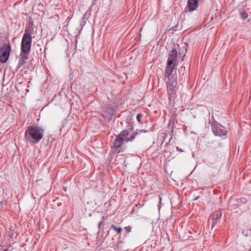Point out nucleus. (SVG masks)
I'll use <instances>...</instances> for the list:
<instances>
[{
  "label": "nucleus",
  "mask_w": 251,
  "mask_h": 251,
  "mask_svg": "<svg viewBox=\"0 0 251 251\" xmlns=\"http://www.w3.org/2000/svg\"><path fill=\"white\" fill-rule=\"evenodd\" d=\"M237 203L238 205H240L242 204H245L248 202V200L245 198H241L237 200Z\"/></svg>",
  "instance_id": "nucleus-14"
},
{
  "label": "nucleus",
  "mask_w": 251,
  "mask_h": 251,
  "mask_svg": "<svg viewBox=\"0 0 251 251\" xmlns=\"http://www.w3.org/2000/svg\"><path fill=\"white\" fill-rule=\"evenodd\" d=\"M75 46L76 47V46H77V40L75 39Z\"/></svg>",
  "instance_id": "nucleus-21"
},
{
  "label": "nucleus",
  "mask_w": 251,
  "mask_h": 251,
  "mask_svg": "<svg viewBox=\"0 0 251 251\" xmlns=\"http://www.w3.org/2000/svg\"><path fill=\"white\" fill-rule=\"evenodd\" d=\"M140 132H147V130H140Z\"/></svg>",
  "instance_id": "nucleus-22"
},
{
  "label": "nucleus",
  "mask_w": 251,
  "mask_h": 251,
  "mask_svg": "<svg viewBox=\"0 0 251 251\" xmlns=\"http://www.w3.org/2000/svg\"><path fill=\"white\" fill-rule=\"evenodd\" d=\"M115 109V105L113 103H106L102 106V111L109 115L113 114Z\"/></svg>",
  "instance_id": "nucleus-9"
},
{
  "label": "nucleus",
  "mask_w": 251,
  "mask_h": 251,
  "mask_svg": "<svg viewBox=\"0 0 251 251\" xmlns=\"http://www.w3.org/2000/svg\"><path fill=\"white\" fill-rule=\"evenodd\" d=\"M102 218L103 220H104V217L103 216Z\"/></svg>",
  "instance_id": "nucleus-26"
},
{
  "label": "nucleus",
  "mask_w": 251,
  "mask_h": 251,
  "mask_svg": "<svg viewBox=\"0 0 251 251\" xmlns=\"http://www.w3.org/2000/svg\"><path fill=\"white\" fill-rule=\"evenodd\" d=\"M25 61L22 60V59L19 58L18 65L15 70V72H18V70L23 66V65L25 64Z\"/></svg>",
  "instance_id": "nucleus-13"
},
{
  "label": "nucleus",
  "mask_w": 251,
  "mask_h": 251,
  "mask_svg": "<svg viewBox=\"0 0 251 251\" xmlns=\"http://www.w3.org/2000/svg\"><path fill=\"white\" fill-rule=\"evenodd\" d=\"M184 56H183L182 57V61H183V60H184Z\"/></svg>",
  "instance_id": "nucleus-25"
},
{
  "label": "nucleus",
  "mask_w": 251,
  "mask_h": 251,
  "mask_svg": "<svg viewBox=\"0 0 251 251\" xmlns=\"http://www.w3.org/2000/svg\"><path fill=\"white\" fill-rule=\"evenodd\" d=\"M33 23L32 22H29L26 25L25 33H28L29 35H30L33 33Z\"/></svg>",
  "instance_id": "nucleus-11"
},
{
  "label": "nucleus",
  "mask_w": 251,
  "mask_h": 251,
  "mask_svg": "<svg viewBox=\"0 0 251 251\" xmlns=\"http://www.w3.org/2000/svg\"><path fill=\"white\" fill-rule=\"evenodd\" d=\"M32 43V37L28 33H24L21 42V52L23 54H29Z\"/></svg>",
  "instance_id": "nucleus-5"
},
{
  "label": "nucleus",
  "mask_w": 251,
  "mask_h": 251,
  "mask_svg": "<svg viewBox=\"0 0 251 251\" xmlns=\"http://www.w3.org/2000/svg\"><path fill=\"white\" fill-rule=\"evenodd\" d=\"M104 225V221H101L100 222L99 226H98L99 229H103V227Z\"/></svg>",
  "instance_id": "nucleus-17"
},
{
  "label": "nucleus",
  "mask_w": 251,
  "mask_h": 251,
  "mask_svg": "<svg viewBox=\"0 0 251 251\" xmlns=\"http://www.w3.org/2000/svg\"><path fill=\"white\" fill-rule=\"evenodd\" d=\"M125 229H126L127 233L131 232V227L130 226H126L125 227Z\"/></svg>",
  "instance_id": "nucleus-19"
},
{
  "label": "nucleus",
  "mask_w": 251,
  "mask_h": 251,
  "mask_svg": "<svg viewBox=\"0 0 251 251\" xmlns=\"http://www.w3.org/2000/svg\"><path fill=\"white\" fill-rule=\"evenodd\" d=\"M2 251H8V249H5L3 250Z\"/></svg>",
  "instance_id": "nucleus-24"
},
{
  "label": "nucleus",
  "mask_w": 251,
  "mask_h": 251,
  "mask_svg": "<svg viewBox=\"0 0 251 251\" xmlns=\"http://www.w3.org/2000/svg\"><path fill=\"white\" fill-rule=\"evenodd\" d=\"M176 150H177L178 151H180V152H182V151H182V150L181 149L179 148L178 147H177V148H176Z\"/></svg>",
  "instance_id": "nucleus-20"
},
{
  "label": "nucleus",
  "mask_w": 251,
  "mask_h": 251,
  "mask_svg": "<svg viewBox=\"0 0 251 251\" xmlns=\"http://www.w3.org/2000/svg\"><path fill=\"white\" fill-rule=\"evenodd\" d=\"M111 228L116 231L118 233H120L121 232L122 229L121 227H117L114 225H112L111 226Z\"/></svg>",
  "instance_id": "nucleus-15"
},
{
  "label": "nucleus",
  "mask_w": 251,
  "mask_h": 251,
  "mask_svg": "<svg viewBox=\"0 0 251 251\" xmlns=\"http://www.w3.org/2000/svg\"><path fill=\"white\" fill-rule=\"evenodd\" d=\"M142 117V115L141 114H138L136 116V119L140 123L141 122V119Z\"/></svg>",
  "instance_id": "nucleus-18"
},
{
  "label": "nucleus",
  "mask_w": 251,
  "mask_h": 251,
  "mask_svg": "<svg viewBox=\"0 0 251 251\" xmlns=\"http://www.w3.org/2000/svg\"><path fill=\"white\" fill-rule=\"evenodd\" d=\"M177 52L176 49H173L170 52L167 61L165 70V76H169L172 74L175 68L177 65Z\"/></svg>",
  "instance_id": "nucleus-3"
},
{
  "label": "nucleus",
  "mask_w": 251,
  "mask_h": 251,
  "mask_svg": "<svg viewBox=\"0 0 251 251\" xmlns=\"http://www.w3.org/2000/svg\"><path fill=\"white\" fill-rule=\"evenodd\" d=\"M240 16L245 23H248L250 21V19L248 18V13L244 10L240 11Z\"/></svg>",
  "instance_id": "nucleus-12"
},
{
  "label": "nucleus",
  "mask_w": 251,
  "mask_h": 251,
  "mask_svg": "<svg viewBox=\"0 0 251 251\" xmlns=\"http://www.w3.org/2000/svg\"><path fill=\"white\" fill-rule=\"evenodd\" d=\"M199 0H188L186 7L184 10L185 12L193 11L197 9L199 6Z\"/></svg>",
  "instance_id": "nucleus-8"
},
{
  "label": "nucleus",
  "mask_w": 251,
  "mask_h": 251,
  "mask_svg": "<svg viewBox=\"0 0 251 251\" xmlns=\"http://www.w3.org/2000/svg\"><path fill=\"white\" fill-rule=\"evenodd\" d=\"M28 54H23L21 52L20 55V58L25 61L28 59Z\"/></svg>",
  "instance_id": "nucleus-16"
},
{
  "label": "nucleus",
  "mask_w": 251,
  "mask_h": 251,
  "mask_svg": "<svg viewBox=\"0 0 251 251\" xmlns=\"http://www.w3.org/2000/svg\"><path fill=\"white\" fill-rule=\"evenodd\" d=\"M211 128L214 135L219 137L226 136L228 131L226 127L214 120L211 124Z\"/></svg>",
  "instance_id": "nucleus-6"
},
{
  "label": "nucleus",
  "mask_w": 251,
  "mask_h": 251,
  "mask_svg": "<svg viewBox=\"0 0 251 251\" xmlns=\"http://www.w3.org/2000/svg\"><path fill=\"white\" fill-rule=\"evenodd\" d=\"M44 129L37 126H29L25 131V138L30 144L38 143L43 138Z\"/></svg>",
  "instance_id": "nucleus-2"
},
{
  "label": "nucleus",
  "mask_w": 251,
  "mask_h": 251,
  "mask_svg": "<svg viewBox=\"0 0 251 251\" xmlns=\"http://www.w3.org/2000/svg\"><path fill=\"white\" fill-rule=\"evenodd\" d=\"M168 78L167 88L168 90V99L170 102L174 101L176 97V87L177 86V77L176 74H171L169 76H165Z\"/></svg>",
  "instance_id": "nucleus-4"
},
{
  "label": "nucleus",
  "mask_w": 251,
  "mask_h": 251,
  "mask_svg": "<svg viewBox=\"0 0 251 251\" xmlns=\"http://www.w3.org/2000/svg\"><path fill=\"white\" fill-rule=\"evenodd\" d=\"M11 47L10 45L4 44L0 50V62H6L9 58Z\"/></svg>",
  "instance_id": "nucleus-7"
},
{
  "label": "nucleus",
  "mask_w": 251,
  "mask_h": 251,
  "mask_svg": "<svg viewBox=\"0 0 251 251\" xmlns=\"http://www.w3.org/2000/svg\"><path fill=\"white\" fill-rule=\"evenodd\" d=\"M222 215V212L221 210L216 211L214 213L210 215V218H212L213 220H216L215 222H212V226H214L216 224L218 221L221 218Z\"/></svg>",
  "instance_id": "nucleus-10"
},
{
  "label": "nucleus",
  "mask_w": 251,
  "mask_h": 251,
  "mask_svg": "<svg viewBox=\"0 0 251 251\" xmlns=\"http://www.w3.org/2000/svg\"><path fill=\"white\" fill-rule=\"evenodd\" d=\"M127 129L123 130L116 138L113 146V149H119L123 145L124 142L126 143L131 142L135 139V136L138 134V132H133L129 137H127L129 134V130H133L134 127L131 124H130L127 126Z\"/></svg>",
  "instance_id": "nucleus-1"
},
{
  "label": "nucleus",
  "mask_w": 251,
  "mask_h": 251,
  "mask_svg": "<svg viewBox=\"0 0 251 251\" xmlns=\"http://www.w3.org/2000/svg\"><path fill=\"white\" fill-rule=\"evenodd\" d=\"M185 67H182L181 68V69H180V70H181V71H182V69L185 70Z\"/></svg>",
  "instance_id": "nucleus-23"
}]
</instances>
